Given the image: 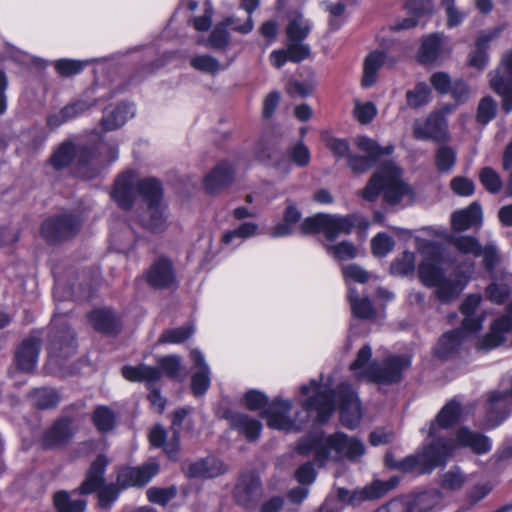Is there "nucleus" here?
<instances>
[{
    "mask_svg": "<svg viewBox=\"0 0 512 512\" xmlns=\"http://www.w3.org/2000/svg\"><path fill=\"white\" fill-rule=\"evenodd\" d=\"M382 193L385 202L398 204L404 197L410 196V188L401 179V170L394 163H386L362 190V197L375 201Z\"/></svg>",
    "mask_w": 512,
    "mask_h": 512,
    "instance_id": "nucleus-8",
    "label": "nucleus"
},
{
    "mask_svg": "<svg viewBox=\"0 0 512 512\" xmlns=\"http://www.w3.org/2000/svg\"><path fill=\"white\" fill-rule=\"evenodd\" d=\"M76 155V149L71 143H63L53 153L51 157V165L55 169H62L66 167L73 157Z\"/></svg>",
    "mask_w": 512,
    "mask_h": 512,
    "instance_id": "nucleus-51",
    "label": "nucleus"
},
{
    "mask_svg": "<svg viewBox=\"0 0 512 512\" xmlns=\"http://www.w3.org/2000/svg\"><path fill=\"white\" fill-rule=\"evenodd\" d=\"M310 30V22L301 14L297 13L291 18L287 26V37L289 59L292 62H301L309 57V46L302 41L308 36Z\"/></svg>",
    "mask_w": 512,
    "mask_h": 512,
    "instance_id": "nucleus-11",
    "label": "nucleus"
},
{
    "mask_svg": "<svg viewBox=\"0 0 512 512\" xmlns=\"http://www.w3.org/2000/svg\"><path fill=\"white\" fill-rule=\"evenodd\" d=\"M41 347L40 338L31 336L25 339L15 353L17 368L25 373L32 372L38 362Z\"/></svg>",
    "mask_w": 512,
    "mask_h": 512,
    "instance_id": "nucleus-22",
    "label": "nucleus"
},
{
    "mask_svg": "<svg viewBox=\"0 0 512 512\" xmlns=\"http://www.w3.org/2000/svg\"><path fill=\"white\" fill-rule=\"evenodd\" d=\"M396 63L394 58H391L386 53L381 51L371 52L364 62V73L362 78V85L370 87L377 81L378 70L382 66L393 67Z\"/></svg>",
    "mask_w": 512,
    "mask_h": 512,
    "instance_id": "nucleus-28",
    "label": "nucleus"
},
{
    "mask_svg": "<svg viewBox=\"0 0 512 512\" xmlns=\"http://www.w3.org/2000/svg\"><path fill=\"white\" fill-rule=\"evenodd\" d=\"M54 504L58 512H84L87 505L84 499L74 498L65 491L54 495Z\"/></svg>",
    "mask_w": 512,
    "mask_h": 512,
    "instance_id": "nucleus-44",
    "label": "nucleus"
},
{
    "mask_svg": "<svg viewBox=\"0 0 512 512\" xmlns=\"http://www.w3.org/2000/svg\"><path fill=\"white\" fill-rule=\"evenodd\" d=\"M190 358L194 362V367L197 369L192 376L191 388L196 396H200L205 394L210 386V369L200 351H191Z\"/></svg>",
    "mask_w": 512,
    "mask_h": 512,
    "instance_id": "nucleus-29",
    "label": "nucleus"
},
{
    "mask_svg": "<svg viewBox=\"0 0 512 512\" xmlns=\"http://www.w3.org/2000/svg\"><path fill=\"white\" fill-rule=\"evenodd\" d=\"M276 149L272 142L266 140V139H259L253 149L252 154L253 157L263 163H269L271 162L274 166V162L278 159L275 158Z\"/></svg>",
    "mask_w": 512,
    "mask_h": 512,
    "instance_id": "nucleus-49",
    "label": "nucleus"
},
{
    "mask_svg": "<svg viewBox=\"0 0 512 512\" xmlns=\"http://www.w3.org/2000/svg\"><path fill=\"white\" fill-rule=\"evenodd\" d=\"M225 471L226 466L221 460L208 457L191 463L186 470V474L188 477L206 479L222 475Z\"/></svg>",
    "mask_w": 512,
    "mask_h": 512,
    "instance_id": "nucleus-32",
    "label": "nucleus"
},
{
    "mask_svg": "<svg viewBox=\"0 0 512 512\" xmlns=\"http://www.w3.org/2000/svg\"><path fill=\"white\" fill-rule=\"evenodd\" d=\"M76 344L74 333L68 327H63L53 335L50 345V360L66 358L75 352Z\"/></svg>",
    "mask_w": 512,
    "mask_h": 512,
    "instance_id": "nucleus-26",
    "label": "nucleus"
},
{
    "mask_svg": "<svg viewBox=\"0 0 512 512\" xmlns=\"http://www.w3.org/2000/svg\"><path fill=\"white\" fill-rule=\"evenodd\" d=\"M297 452L303 456L312 455L318 466H325L343 459L356 460L365 453V446L357 438L342 432L330 435L313 432L299 441Z\"/></svg>",
    "mask_w": 512,
    "mask_h": 512,
    "instance_id": "nucleus-5",
    "label": "nucleus"
},
{
    "mask_svg": "<svg viewBox=\"0 0 512 512\" xmlns=\"http://www.w3.org/2000/svg\"><path fill=\"white\" fill-rule=\"evenodd\" d=\"M456 163V152L447 146H441L435 155V165L439 172H449Z\"/></svg>",
    "mask_w": 512,
    "mask_h": 512,
    "instance_id": "nucleus-53",
    "label": "nucleus"
},
{
    "mask_svg": "<svg viewBox=\"0 0 512 512\" xmlns=\"http://www.w3.org/2000/svg\"><path fill=\"white\" fill-rule=\"evenodd\" d=\"M32 398L35 405L42 409L53 407L59 401L56 391L51 388H40L34 390Z\"/></svg>",
    "mask_w": 512,
    "mask_h": 512,
    "instance_id": "nucleus-56",
    "label": "nucleus"
},
{
    "mask_svg": "<svg viewBox=\"0 0 512 512\" xmlns=\"http://www.w3.org/2000/svg\"><path fill=\"white\" fill-rule=\"evenodd\" d=\"M326 249L338 260H349L358 256L359 250L352 243L343 241L336 245H327Z\"/></svg>",
    "mask_w": 512,
    "mask_h": 512,
    "instance_id": "nucleus-57",
    "label": "nucleus"
},
{
    "mask_svg": "<svg viewBox=\"0 0 512 512\" xmlns=\"http://www.w3.org/2000/svg\"><path fill=\"white\" fill-rule=\"evenodd\" d=\"M417 248L424 256L418 267L420 281L430 288H435V296L442 303L455 300L464 290L467 280L458 274L446 276L436 255V246L428 240L416 239Z\"/></svg>",
    "mask_w": 512,
    "mask_h": 512,
    "instance_id": "nucleus-6",
    "label": "nucleus"
},
{
    "mask_svg": "<svg viewBox=\"0 0 512 512\" xmlns=\"http://www.w3.org/2000/svg\"><path fill=\"white\" fill-rule=\"evenodd\" d=\"M122 375L129 381H143L151 386L160 379L161 372L156 367L141 364L138 366L123 367Z\"/></svg>",
    "mask_w": 512,
    "mask_h": 512,
    "instance_id": "nucleus-39",
    "label": "nucleus"
},
{
    "mask_svg": "<svg viewBox=\"0 0 512 512\" xmlns=\"http://www.w3.org/2000/svg\"><path fill=\"white\" fill-rule=\"evenodd\" d=\"M449 51L445 37L442 34L434 33L423 38L417 58L422 64H431L443 58Z\"/></svg>",
    "mask_w": 512,
    "mask_h": 512,
    "instance_id": "nucleus-21",
    "label": "nucleus"
},
{
    "mask_svg": "<svg viewBox=\"0 0 512 512\" xmlns=\"http://www.w3.org/2000/svg\"><path fill=\"white\" fill-rule=\"evenodd\" d=\"M482 221L481 207L477 203H472L467 208L453 213L451 222L453 229L457 231L467 230Z\"/></svg>",
    "mask_w": 512,
    "mask_h": 512,
    "instance_id": "nucleus-35",
    "label": "nucleus"
},
{
    "mask_svg": "<svg viewBox=\"0 0 512 512\" xmlns=\"http://www.w3.org/2000/svg\"><path fill=\"white\" fill-rule=\"evenodd\" d=\"M80 227L78 219L72 215H62L46 220L41 233L49 242H55L74 235Z\"/></svg>",
    "mask_w": 512,
    "mask_h": 512,
    "instance_id": "nucleus-17",
    "label": "nucleus"
},
{
    "mask_svg": "<svg viewBox=\"0 0 512 512\" xmlns=\"http://www.w3.org/2000/svg\"><path fill=\"white\" fill-rule=\"evenodd\" d=\"M72 434L71 422L61 419L45 434L43 444L48 448L61 446L71 438Z\"/></svg>",
    "mask_w": 512,
    "mask_h": 512,
    "instance_id": "nucleus-38",
    "label": "nucleus"
},
{
    "mask_svg": "<svg viewBox=\"0 0 512 512\" xmlns=\"http://www.w3.org/2000/svg\"><path fill=\"white\" fill-rule=\"evenodd\" d=\"M176 495V489L170 488H156L152 487L147 490V498L150 502L159 505H166Z\"/></svg>",
    "mask_w": 512,
    "mask_h": 512,
    "instance_id": "nucleus-61",
    "label": "nucleus"
},
{
    "mask_svg": "<svg viewBox=\"0 0 512 512\" xmlns=\"http://www.w3.org/2000/svg\"><path fill=\"white\" fill-rule=\"evenodd\" d=\"M234 170L228 163H220L204 179L206 191L214 193L228 185L233 179Z\"/></svg>",
    "mask_w": 512,
    "mask_h": 512,
    "instance_id": "nucleus-36",
    "label": "nucleus"
},
{
    "mask_svg": "<svg viewBox=\"0 0 512 512\" xmlns=\"http://www.w3.org/2000/svg\"><path fill=\"white\" fill-rule=\"evenodd\" d=\"M292 409V402L288 399L275 398L272 403L263 411L262 416L267 419L270 428L286 432L299 431L302 429L304 420L297 421L290 419L287 414Z\"/></svg>",
    "mask_w": 512,
    "mask_h": 512,
    "instance_id": "nucleus-15",
    "label": "nucleus"
},
{
    "mask_svg": "<svg viewBox=\"0 0 512 512\" xmlns=\"http://www.w3.org/2000/svg\"><path fill=\"white\" fill-rule=\"evenodd\" d=\"M348 300L354 316L359 318H371L375 314V310L371 301L367 297H359L353 287H349Z\"/></svg>",
    "mask_w": 512,
    "mask_h": 512,
    "instance_id": "nucleus-45",
    "label": "nucleus"
},
{
    "mask_svg": "<svg viewBox=\"0 0 512 512\" xmlns=\"http://www.w3.org/2000/svg\"><path fill=\"white\" fill-rule=\"evenodd\" d=\"M134 115L135 108L130 103H120L116 106H109L103 112L101 127L104 131L116 130L134 117Z\"/></svg>",
    "mask_w": 512,
    "mask_h": 512,
    "instance_id": "nucleus-25",
    "label": "nucleus"
},
{
    "mask_svg": "<svg viewBox=\"0 0 512 512\" xmlns=\"http://www.w3.org/2000/svg\"><path fill=\"white\" fill-rule=\"evenodd\" d=\"M371 246L375 256L384 257L393 249L394 241L389 235L379 233L372 239Z\"/></svg>",
    "mask_w": 512,
    "mask_h": 512,
    "instance_id": "nucleus-60",
    "label": "nucleus"
},
{
    "mask_svg": "<svg viewBox=\"0 0 512 512\" xmlns=\"http://www.w3.org/2000/svg\"><path fill=\"white\" fill-rule=\"evenodd\" d=\"M502 31L501 27L494 28L489 31L481 32L476 40V50L470 57V65L481 70L484 69L488 63V55L486 49L489 43L498 37Z\"/></svg>",
    "mask_w": 512,
    "mask_h": 512,
    "instance_id": "nucleus-34",
    "label": "nucleus"
},
{
    "mask_svg": "<svg viewBox=\"0 0 512 512\" xmlns=\"http://www.w3.org/2000/svg\"><path fill=\"white\" fill-rule=\"evenodd\" d=\"M410 366L408 355H390L382 363L372 360V348L367 344L358 351L350 371L357 380L390 385L401 381Z\"/></svg>",
    "mask_w": 512,
    "mask_h": 512,
    "instance_id": "nucleus-7",
    "label": "nucleus"
},
{
    "mask_svg": "<svg viewBox=\"0 0 512 512\" xmlns=\"http://www.w3.org/2000/svg\"><path fill=\"white\" fill-rule=\"evenodd\" d=\"M413 136L421 141L445 142L449 139L448 122L443 115L432 112L425 119L414 121Z\"/></svg>",
    "mask_w": 512,
    "mask_h": 512,
    "instance_id": "nucleus-16",
    "label": "nucleus"
},
{
    "mask_svg": "<svg viewBox=\"0 0 512 512\" xmlns=\"http://www.w3.org/2000/svg\"><path fill=\"white\" fill-rule=\"evenodd\" d=\"M227 418L230 426L244 435L247 440L254 441L260 436L262 424L258 419L241 412L230 413Z\"/></svg>",
    "mask_w": 512,
    "mask_h": 512,
    "instance_id": "nucleus-31",
    "label": "nucleus"
},
{
    "mask_svg": "<svg viewBox=\"0 0 512 512\" xmlns=\"http://www.w3.org/2000/svg\"><path fill=\"white\" fill-rule=\"evenodd\" d=\"M258 226L255 223L245 222L241 224L237 229L226 232L222 241L226 245L238 246L243 240L256 234Z\"/></svg>",
    "mask_w": 512,
    "mask_h": 512,
    "instance_id": "nucleus-46",
    "label": "nucleus"
},
{
    "mask_svg": "<svg viewBox=\"0 0 512 512\" xmlns=\"http://www.w3.org/2000/svg\"><path fill=\"white\" fill-rule=\"evenodd\" d=\"M377 114V108L372 102L354 101L353 115L361 124H368Z\"/></svg>",
    "mask_w": 512,
    "mask_h": 512,
    "instance_id": "nucleus-55",
    "label": "nucleus"
},
{
    "mask_svg": "<svg viewBox=\"0 0 512 512\" xmlns=\"http://www.w3.org/2000/svg\"><path fill=\"white\" fill-rule=\"evenodd\" d=\"M107 463L108 462L105 456H98L97 459L91 464L86 479L84 480L80 487V492L82 494H89L96 490H99L98 498L99 504L102 508H107L113 502H115L120 492V490L114 484H110L100 488L104 482L103 476Z\"/></svg>",
    "mask_w": 512,
    "mask_h": 512,
    "instance_id": "nucleus-9",
    "label": "nucleus"
},
{
    "mask_svg": "<svg viewBox=\"0 0 512 512\" xmlns=\"http://www.w3.org/2000/svg\"><path fill=\"white\" fill-rule=\"evenodd\" d=\"M481 300L480 295L472 294L465 298L460 307L461 313L464 316L462 329L467 333H477L482 329L486 317L485 313H476Z\"/></svg>",
    "mask_w": 512,
    "mask_h": 512,
    "instance_id": "nucleus-23",
    "label": "nucleus"
},
{
    "mask_svg": "<svg viewBox=\"0 0 512 512\" xmlns=\"http://www.w3.org/2000/svg\"><path fill=\"white\" fill-rule=\"evenodd\" d=\"M141 197L146 208L139 216L140 224L153 233H160L168 227V215L163 203V189L155 178L140 179L137 173L127 171L115 180L111 198L117 205L130 209L136 199Z\"/></svg>",
    "mask_w": 512,
    "mask_h": 512,
    "instance_id": "nucleus-1",
    "label": "nucleus"
},
{
    "mask_svg": "<svg viewBox=\"0 0 512 512\" xmlns=\"http://www.w3.org/2000/svg\"><path fill=\"white\" fill-rule=\"evenodd\" d=\"M329 386L328 383H323L321 376L300 387V393L306 397L301 403L305 413H315L317 421L325 423L334 412L335 403L338 401L342 424L349 429L356 428L362 417L357 394L345 383L338 387L337 392H331Z\"/></svg>",
    "mask_w": 512,
    "mask_h": 512,
    "instance_id": "nucleus-3",
    "label": "nucleus"
},
{
    "mask_svg": "<svg viewBox=\"0 0 512 512\" xmlns=\"http://www.w3.org/2000/svg\"><path fill=\"white\" fill-rule=\"evenodd\" d=\"M245 406L251 411H259L267 406L268 398L257 390H250L244 395Z\"/></svg>",
    "mask_w": 512,
    "mask_h": 512,
    "instance_id": "nucleus-64",
    "label": "nucleus"
},
{
    "mask_svg": "<svg viewBox=\"0 0 512 512\" xmlns=\"http://www.w3.org/2000/svg\"><path fill=\"white\" fill-rule=\"evenodd\" d=\"M355 144L359 150L367 154V157L350 156L348 165L355 173H362L373 166L374 162L382 155H390L394 147L388 145L381 147L375 140L358 136L355 138Z\"/></svg>",
    "mask_w": 512,
    "mask_h": 512,
    "instance_id": "nucleus-14",
    "label": "nucleus"
},
{
    "mask_svg": "<svg viewBox=\"0 0 512 512\" xmlns=\"http://www.w3.org/2000/svg\"><path fill=\"white\" fill-rule=\"evenodd\" d=\"M431 100V89L425 82H419L412 90L406 93L407 105L412 108H420L427 105Z\"/></svg>",
    "mask_w": 512,
    "mask_h": 512,
    "instance_id": "nucleus-47",
    "label": "nucleus"
},
{
    "mask_svg": "<svg viewBox=\"0 0 512 512\" xmlns=\"http://www.w3.org/2000/svg\"><path fill=\"white\" fill-rule=\"evenodd\" d=\"M166 437V431L161 426H155L149 434L151 445L161 447L170 459L175 460L180 448L179 433L175 431L168 441Z\"/></svg>",
    "mask_w": 512,
    "mask_h": 512,
    "instance_id": "nucleus-37",
    "label": "nucleus"
},
{
    "mask_svg": "<svg viewBox=\"0 0 512 512\" xmlns=\"http://www.w3.org/2000/svg\"><path fill=\"white\" fill-rule=\"evenodd\" d=\"M190 65L197 71L207 74H217L225 70L229 63L222 64L219 60L209 54H196L190 57Z\"/></svg>",
    "mask_w": 512,
    "mask_h": 512,
    "instance_id": "nucleus-43",
    "label": "nucleus"
},
{
    "mask_svg": "<svg viewBox=\"0 0 512 512\" xmlns=\"http://www.w3.org/2000/svg\"><path fill=\"white\" fill-rule=\"evenodd\" d=\"M234 25H239L234 18H228L223 24L217 25L208 40L207 45L213 48H224L229 42V35L226 27L230 26L233 29Z\"/></svg>",
    "mask_w": 512,
    "mask_h": 512,
    "instance_id": "nucleus-48",
    "label": "nucleus"
},
{
    "mask_svg": "<svg viewBox=\"0 0 512 512\" xmlns=\"http://www.w3.org/2000/svg\"><path fill=\"white\" fill-rule=\"evenodd\" d=\"M484 426L495 428L499 426L512 412V399L502 387L487 394L484 404Z\"/></svg>",
    "mask_w": 512,
    "mask_h": 512,
    "instance_id": "nucleus-12",
    "label": "nucleus"
},
{
    "mask_svg": "<svg viewBox=\"0 0 512 512\" xmlns=\"http://www.w3.org/2000/svg\"><path fill=\"white\" fill-rule=\"evenodd\" d=\"M194 333V327L190 324L178 327L174 329H169L163 332L160 336L158 342L159 343H171V344H180L184 342L186 339L192 336Z\"/></svg>",
    "mask_w": 512,
    "mask_h": 512,
    "instance_id": "nucleus-52",
    "label": "nucleus"
},
{
    "mask_svg": "<svg viewBox=\"0 0 512 512\" xmlns=\"http://www.w3.org/2000/svg\"><path fill=\"white\" fill-rule=\"evenodd\" d=\"M94 93V89L88 91L83 98L78 101L65 106L60 111L53 113L48 116L47 124L50 128H57L65 122L83 114L96 104V100L91 94Z\"/></svg>",
    "mask_w": 512,
    "mask_h": 512,
    "instance_id": "nucleus-20",
    "label": "nucleus"
},
{
    "mask_svg": "<svg viewBox=\"0 0 512 512\" xmlns=\"http://www.w3.org/2000/svg\"><path fill=\"white\" fill-rule=\"evenodd\" d=\"M490 87L502 97V108L512 111V50L505 54L501 66L489 74Z\"/></svg>",
    "mask_w": 512,
    "mask_h": 512,
    "instance_id": "nucleus-13",
    "label": "nucleus"
},
{
    "mask_svg": "<svg viewBox=\"0 0 512 512\" xmlns=\"http://www.w3.org/2000/svg\"><path fill=\"white\" fill-rule=\"evenodd\" d=\"M310 151L303 142H297L288 151V155L281 156L274 162V167L281 173L287 174L291 170V161L299 166L305 167L310 162Z\"/></svg>",
    "mask_w": 512,
    "mask_h": 512,
    "instance_id": "nucleus-30",
    "label": "nucleus"
},
{
    "mask_svg": "<svg viewBox=\"0 0 512 512\" xmlns=\"http://www.w3.org/2000/svg\"><path fill=\"white\" fill-rule=\"evenodd\" d=\"M511 292V287L508 282H493L490 284L486 290L487 298L495 303L502 304L509 296Z\"/></svg>",
    "mask_w": 512,
    "mask_h": 512,
    "instance_id": "nucleus-59",
    "label": "nucleus"
},
{
    "mask_svg": "<svg viewBox=\"0 0 512 512\" xmlns=\"http://www.w3.org/2000/svg\"><path fill=\"white\" fill-rule=\"evenodd\" d=\"M93 423L100 432H108L114 427L115 415L108 407L100 406L93 413Z\"/></svg>",
    "mask_w": 512,
    "mask_h": 512,
    "instance_id": "nucleus-50",
    "label": "nucleus"
},
{
    "mask_svg": "<svg viewBox=\"0 0 512 512\" xmlns=\"http://www.w3.org/2000/svg\"><path fill=\"white\" fill-rule=\"evenodd\" d=\"M399 481L398 477L393 476L387 481L375 480L371 484L353 491L339 488L337 497L342 503L357 506L364 501H372L384 496L395 488Z\"/></svg>",
    "mask_w": 512,
    "mask_h": 512,
    "instance_id": "nucleus-10",
    "label": "nucleus"
},
{
    "mask_svg": "<svg viewBox=\"0 0 512 512\" xmlns=\"http://www.w3.org/2000/svg\"><path fill=\"white\" fill-rule=\"evenodd\" d=\"M461 412L459 402H448L429 426L428 436L432 438L431 443L415 455L400 461L396 467L404 472L426 474L445 464L454 455V442L446 439L447 430L459 420Z\"/></svg>",
    "mask_w": 512,
    "mask_h": 512,
    "instance_id": "nucleus-2",
    "label": "nucleus"
},
{
    "mask_svg": "<svg viewBox=\"0 0 512 512\" xmlns=\"http://www.w3.org/2000/svg\"><path fill=\"white\" fill-rule=\"evenodd\" d=\"M146 280L154 288H170L176 283L173 263L166 257H159L146 273Z\"/></svg>",
    "mask_w": 512,
    "mask_h": 512,
    "instance_id": "nucleus-19",
    "label": "nucleus"
},
{
    "mask_svg": "<svg viewBox=\"0 0 512 512\" xmlns=\"http://www.w3.org/2000/svg\"><path fill=\"white\" fill-rule=\"evenodd\" d=\"M87 63L88 61L61 59L55 62V68L63 76H72L82 71Z\"/></svg>",
    "mask_w": 512,
    "mask_h": 512,
    "instance_id": "nucleus-63",
    "label": "nucleus"
},
{
    "mask_svg": "<svg viewBox=\"0 0 512 512\" xmlns=\"http://www.w3.org/2000/svg\"><path fill=\"white\" fill-rule=\"evenodd\" d=\"M468 481V475L458 466H453L439 476V485L446 492L460 491Z\"/></svg>",
    "mask_w": 512,
    "mask_h": 512,
    "instance_id": "nucleus-42",
    "label": "nucleus"
},
{
    "mask_svg": "<svg viewBox=\"0 0 512 512\" xmlns=\"http://www.w3.org/2000/svg\"><path fill=\"white\" fill-rule=\"evenodd\" d=\"M415 270V255L412 252L405 251L391 265V272L395 275H408Z\"/></svg>",
    "mask_w": 512,
    "mask_h": 512,
    "instance_id": "nucleus-54",
    "label": "nucleus"
},
{
    "mask_svg": "<svg viewBox=\"0 0 512 512\" xmlns=\"http://www.w3.org/2000/svg\"><path fill=\"white\" fill-rule=\"evenodd\" d=\"M90 324L98 331L115 333L119 329V321L109 309H96L89 315Z\"/></svg>",
    "mask_w": 512,
    "mask_h": 512,
    "instance_id": "nucleus-40",
    "label": "nucleus"
},
{
    "mask_svg": "<svg viewBox=\"0 0 512 512\" xmlns=\"http://www.w3.org/2000/svg\"><path fill=\"white\" fill-rule=\"evenodd\" d=\"M260 481L255 474H244L235 487V499L238 504L249 507L259 496Z\"/></svg>",
    "mask_w": 512,
    "mask_h": 512,
    "instance_id": "nucleus-27",
    "label": "nucleus"
},
{
    "mask_svg": "<svg viewBox=\"0 0 512 512\" xmlns=\"http://www.w3.org/2000/svg\"><path fill=\"white\" fill-rule=\"evenodd\" d=\"M301 212L289 203L283 214V221L270 228L274 238L286 237L300 230L302 234L322 233L326 240L333 241L341 234H349L354 227H367V222L359 215L317 214L299 224Z\"/></svg>",
    "mask_w": 512,
    "mask_h": 512,
    "instance_id": "nucleus-4",
    "label": "nucleus"
},
{
    "mask_svg": "<svg viewBox=\"0 0 512 512\" xmlns=\"http://www.w3.org/2000/svg\"><path fill=\"white\" fill-rule=\"evenodd\" d=\"M442 493L437 489H429L413 495L405 502L406 512H428L442 501Z\"/></svg>",
    "mask_w": 512,
    "mask_h": 512,
    "instance_id": "nucleus-33",
    "label": "nucleus"
},
{
    "mask_svg": "<svg viewBox=\"0 0 512 512\" xmlns=\"http://www.w3.org/2000/svg\"><path fill=\"white\" fill-rule=\"evenodd\" d=\"M159 472V464L149 461L140 467H125L118 471L117 484L121 488L146 485Z\"/></svg>",
    "mask_w": 512,
    "mask_h": 512,
    "instance_id": "nucleus-18",
    "label": "nucleus"
},
{
    "mask_svg": "<svg viewBox=\"0 0 512 512\" xmlns=\"http://www.w3.org/2000/svg\"><path fill=\"white\" fill-rule=\"evenodd\" d=\"M451 242L461 253L479 257L481 245L475 238L470 236H459L452 238Z\"/></svg>",
    "mask_w": 512,
    "mask_h": 512,
    "instance_id": "nucleus-58",
    "label": "nucleus"
},
{
    "mask_svg": "<svg viewBox=\"0 0 512 512\" xmlns=\"http://www.w3.org/2000/svg\"><path fill=\"white\" fill-rule=\"evenodd\" d=\"M464 333V330L459 329L445 333L435 348L436 355L445 359L456 353L464 340Z\"/></svg>",
    "mask_w": 512,
    "mask_h": 512,
    "instance_id": "nucleus-41",
    "label": "nucleus"
},
{
    "mask_svg": "<svg viewBox=\"0 0 512 512\" xmlns=\"http://www.w3.org/2000/svg\"><path fill=\"white\" fill-rule=\"evenodd\" d=\"M496 113V104L491 97H484L479 105L477 110V120L482 124H487L490 122Z\"/></svg>",
    "mask_w": 512,
    "mask_h": 512,
    "instance_id": "nucleus-62",
    "label": "nucleus"
},
{
    "mask_svg": "<svg viewBox=\"0 0 512 512\" xmlns=\"http://www.w3.org/2000/svg\"><path fill=\"white\" fill-rule=\"evenodd\" d=\"M454 442V450L457 446L469 448L476 454L488 453L492 448V442L489 437L462 427L457 431Z\"/></svg>",
    "mask_w": 512,
    "mask_h": 512,
    "instance_id": "nucleus-24",
    "label": "nucleus"
}]
</instances>
